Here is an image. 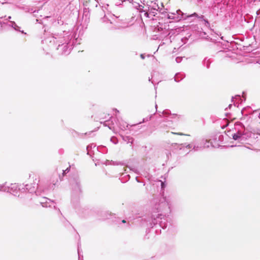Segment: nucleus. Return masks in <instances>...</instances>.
Here are the masks:
<instances>
[{"instance_id": "obj_1", "label": "nucleus", "mask_w": 260, "mask_h": 260, "mask_svg": "<svg viewBox=\"0 0 260 260\" xmlns=\"http://www.w3.org/2000/svg\"><path fill=\"white\" fill-rule=\"evenodd\" d=\"M171 212V203L169 199L162 197L159 202H156L153 213L151 218L142 219V225H146L148 228H152L158 224L159 226L163 229L167 226V220L166 218Z\"/></svg>"}, {"instance_id": "obj_2", "label": "nucleus", "mask_w": 260, "mask_h": 260, "mask_svg": "<svg viewBox=\"0 0 260 260\" xmlns=\"http://www.w3.org/2000/svg\"><path fill=\"white\" fill-rule=\"evenodd\" d=\"M237 125H239L241 128L239 129L236 133L232 135L233 139L234 140L243 143L248 138H250L252 134L253 135L257 134L260 136V129L259 128L253 129L252 132H250L247 128H246L244 124L240 122H237Z\"/></svg>"}, {"instance_id": "obj_3", "label": "nucleus", "mask_w": 260, "mask_h": 260, "mask_svg": "<svg viewBox=\"0 0 260 260\" xmlns=\"http://www.w3.org/2000/svg\"><path fill=\"white\" fill-rule=\"evenodd\" d=\"M74 34L73 32H67L64 31L62 34L57 35H54L53 36L50 42H53L57 44V43H62V45L67 44L73 46L74 44L75 40L73 39V37H75Z\"/></svg>"}, {"instance_id": "obj_4", "label": "nucleus", "mask_w": 260, "mask_h": 260, "mask_svg": "<svg viewBox=\"0 0 260 260\" xmlns=\"http://www.w3.org/2000/svg\"><path fill=\"white\" fill-rule=\"evenodd\" d=\"M34 198L36 202L40 203L43 207H51L53 205L54 208H56L55 202L47 198L40 196V192L38 193V196H35Z\"/></svg>"}, {"instance_id": "obj_5", "label": "nucleus", "mask_w": 260, "mask_h": 260, "mask_svg": "<svg viewBox=\"0 0 260 260\" xmlns=\"http://www.w3.org/2000/svg\"><path fill=\"white\" fill-rule=\"evenodd\" d=\"M39 182V178L36 177L34 180V183L31 184H26L24 188H22L21 189H23L24 191L27 190L29 193L35 192L34 196H38V193L40 191V188L38 187V183Z\"/></svg>"}, {"instance_id": "obj_6", "label": "nucleus", "mask_w": 260, "mask_h": 260, "mask_svg": "<svg viewBox=\"0 0 260 260\" xmlns=\"http://www.w3.org/2000/svg\"><path fill=\"white\" fill-rule=\"evenodd\" d=\"M71 184L72 197L73 196H78L81 192L80 181L79 178L78 177L74 178L71 181Z\"/></svg>"}, {"instance_id": "obj_7", "label": "nucleus", "mask_w": 260, "mask_h": 260, "mask_svg": "<svg viewBox=\"0 0 260 260\" xmlns=\"http://www.w3.org/2000/svg\"><path fill=\"white\" fill-rule=\"evenodd\" d=\"M1 185H4L5 186L2 188V190L3 191L9 192L15 196H19L18 194L19 190H21L20 188L18 187V185L16 184H11L10 186L7 185V183L1 184Z\"/></svg>"}, {"instance_id": "obj_8", "label": "nucleus", "mask_w": 260, "mask_h": 260, "mask_svg": "<svg viewBox=\"0 0 260 260\" xmlns=\"http://www.w3.org/2000/svg\"><path fill=\"white\" fill-rule=\"evenodd\" d=\"M212 146V143L209 140L203 139L196 143L193 147V150L198 151Z\"/></svg>"}, {"instance_id": "obj_9", "label": "nucleus", "mask_w": 260, "mask_h": 260, "mask_svg": "<svg viewBox=\"0 0 260 260\" xmlns=\"http://www.w3.org/2000/svg\"><path fill=\"white\" fill-rule=\"evenodd\" d=\"M157 2L156 1L155 2L151 1L150 2L147 3V7L149 9H153V10H157L159 11L160 13H161L162 14H164L165 16H166V12L165 11H162L161 8H160L158 4V3H156Z\"/></svg>"}, {"instance_id": "obj_10", "label": "nucleus", "mask_w": 260, "mask_h": 260, "mask_svg": "<svg viewBox=\"0 0 260 260\" xmlns=\"http://www.w3.org/2000/svg\"><path fill=\"white\" fill-rule=\"evenodd\" d=\"M58 45V48L57 49H59V48L61 47L62 49V53L64 54H68L70 52V50L71 49V47H72V45H68L67 44L62 45V43H57Z\"/></svg>"}, {"instance_id": "obj_11", "label": "nucleus", "mask_w": 260, "mask_h": 260, "mask_svg": "<svg viewBox=\"0 0 260 260\" xmlns=\"http://www.w3.org/2000/svg\"><path fill=\"white\" fill-rule=\"evenodd\" d=\"M116 119L119 128L122 131L125 130L126 128L128 126V124H127L126 122L123 121L121 119H119V118L118 117H116Z\"/></svg>"}, {"instance_id": "obj_12", "label": "nucleus", "mask_w": 260, "mask_h": 260, "mask_svg": "<svg viewBox=\"0 0 260 260\" xmlns=\"http://www.w3.org/2000/svg\"><path fill=\"white\" fill-rule=\"evenodd\" d=\"M9 23L10 24H9V25L13 28L15 30L24 34L23 30H20V27L18 26L14 21H10ZM25 34H26V33H25Z\"/></svg>"}, {"instance_id": "obj_13", "label": "nucleus", "mask_w": 260, "mask_h": 260, "mask_svg": "<svg viewBox=\"0 0 260 260\" xmlns=\"http://www.w3.org/2000/svg\"><path fill=\"white\" fill-rule=\"evenodd\" d=\"M185 77V75L184 73H178L175 74L174 77V80L176 82H179L182 80Z\"/></svg>"}, {"instance_id": "obj_14", "label": "nucleus", "mask_w": 260, "mask_h": 260, "mask_svg": "<svg viewBox=\"0 0 260 260\" xmlns=\"http://www.w3.org/2000/svg\"><path fill=\"white\" fill-rule=\"evenodd\" d=\"M101 123H103L105 126H108L110 129H113V123L112 121H110L109 120H106L104 122L101 121Z\"/></svg>"}, {"instance_id": "obj_15", "label": "nucleus", "mask_w": 260, "mask_h": 260, "mask_svg": "<svg viewBox=\"0 0 260 260\" xmlns=\"http://www.w3.org/2000/svg\"><path fill=\"white\" fill-rule=\"evenodd\" d=\"M189 17H196L198 18L199 20L201 22H202L203 21V19H205V16L204 15H199L197 13H193V14H192L191 15L189 16Z\"/></svg>"}, {"instance_id": "obj_16", "label": "nucleus", "mask_w": 260, "mask_h": 260, "mask_svg": "<svg viewBox=\"0 0 260 260\" xmlns=\"http://www.w3.org/2000/svg\"><path fill=\"white\" fill-rule=\"evenodd\" d=\"M202 22V24H203L206 27H207V28L211 30H213L211 27L210 22L207 19L205 18L204 19H203V21Z\"/></svg>"}, {"instance_id": "obj_17", "label": "nucleus", "mask_w": 260, "mask_h": 260, "mask_svg": "<svg viewBox=\"0 0 260 260\" xmlns=\"http://www.w3.org/2000/svg\"><path fill=\"white\" fill-rule=\"evenodd\" d=\"M122 139L127 143H131V144H132L134 141L133 138L130 136H122Z\"/></svg>"}, {"instance_id": "obj_18", "label": "nucleus", "mask_w": 260, "mask_h": 260, "mask_svg": "<svg viewBox=\"0 0 260 260\" xmlns=\"http://www.w3.org/2000/svg\"><path fill=\"white\" fill-rule=\"evenodd\" d=\"M211 63V61L210 59H208L207 58H205L203 61V65L207 68H209L210 67Z\"/></svg>"}, {"instance_id": "obj_19", "label": "nucleus", "mask_w": 260, "mask_h": 260, "mask_svg": "<svg viewBox=\"0 0 260 260\" xmlns=\"http://www.w3.org/2000/svg\"><path fill=\"white\" fill-rule=\"evenodd\" d=\"M105 164H106V165H118V162H115L112 160L110 161L109 160H107Z\"/></svg>"}, {"instance_id": "obj_20", "label": "nucleus", "mask_w": 260, "mask_h": 260, "mask_svg": "<svg viewBox=\"0 0 260 260\" xmlns=\"http://www.w3.org/2000/svg\"><path fill=\"white\" fill-rule=\"evenodd\" d=\"M132 3L134 7L135 8H136L137 10V9L138 8H139V9L140 8V5L141 4H140V3L139 2H136V1H134L133 3Z\"/></svg>"}, {"instance_id": "obj_21", "label": "nucleus", "mask_w": 260, "mask_h": 260, "mask_svg": "<svg viewBox=\"0 0 260 260\" xmlns=\"http://www.w3.org/2000/svg\"><path fill=\"white\" fill-rule=\"evenodd\" d=\"M147 10L148 11L149 13L152 14L153 16H155L157 14V12L158 11L157 10H153V9L149 8H148V10Z\"/></svg>"}, {"instance_id": "obj_22", "label": "nucleus", "mask_w": 260, "mask_h": 260, "mask_svg": "<svg viewBox=\"0 0 260 260\" xmlns=\"http://www.w3.org/2000/svg\"><path fill=\"white\" fill-rule=\"evenodd\" d=\"M144 7L142 6V5H140V8L139 9V8L137 9V10L141 13L144 12L146 11H147L148 8L146 7V8L144 9Z\"/></svg>"}, {"instance_id": "obj_23", "label": "nucleus", "mask_w": 260, "mask_h": 260, "mask_svg": "<svg viewBox=\"0 0 260 260\" xmlns=\"http://www.w3.org/2000/svg\"><path fill=\"white\" fill-rule=\"evenodd\" d=\"M180 145L183 146V147H185L186 148H187L188 149L189 148H193V145L192 143H191V144H188L187 145H186L185 143V144H180Z\"/></svg>"}, {"instance_id": "obj_24", "label": "nucleus", "mask_w": 260, "mask_h": 260, "mask_svg": "<svg viewBox=\"0 0 260 260\" xmlns=\"http://www.w3.org/2000/svg\"><path fill=\"white\" fill-rule=\"evenodd\" d=\"M78 260H83V255L80 254V248H79V246L78 247Z\"/></svg>"}, {"instance_id": "obj_25", "label": "nucleus", "mask_w": 260, "mask_h": 260, "mask_svg": "<svg viewBox=\"0 0 260 260\" xmlns=\"http://www.w3.org/2000/svg\"><path fill=\"white\" fill-rule=\"evenodd\" d=\"M111 141L114 144H116L118 143V140L116 137H112L110 139Z\"/></svg>"}, {"instance_id": "obj_26", "label": "nucleus", "mask_w": 260, "mask_h": 260, "mask_svg": "<svg viewBox=\"0 0 260 260\" xmlns=\"http://www.w3.org/2000/svg\"><path fill=\"white\" fill-rule=\"evenodd\" d=\"M152 115L150 116L149 117H147L146 118H143V121L142 122H140L138 124H141L142 122H144L145 121H148L150 120L152 117Z\"/></svg>"}, {"instance_id": "obj_27", "label": "nucleus", "mask_w": 260, "mask_h": 260, "mask_svg": "<svg viewBox=\"0 0 260 260\" xmlns=\"http://www.w3.org/2000/svg\"><path fill=\"white\" fill-rule=\"evenodd\" d=\"M95 145L93 143L92 144H90L89 145H88L87 147H86V149L88 151H89V149H91L93 148H95Z\"/></svg>"}, {"instance_id": "obj_28", "label": "nucleus", "mask_w": 260, "mask_h": 260, "mask_svg": "<svg viewBox=\"0 0 260 260\" xmlns=\"http://www.w3.org/2000/svg\"><path fill=\"white\" fill-rule=\"evenodd\" d=\"M182 60V57H177L175 59V60H176V62H177V63L181 62Z\"/></svg>"}, {"instance_id": "obj_29", "label": "nucleus", "mask_w": 260, "mask_h": 260, "mask_svg": "<svg viewBox=\"0 0 260 260\" xmlns=\"http://www.w3.org/2000/svg\"><path fill=\"white\" fill-rule=\"evenodd\" d=\"M162 116H167V115H169V111L167 110H165L162 112Z\"/></svg>"}, {"instance_id": "obj_30", "label": "nucleus", "mask_w": 260, "mask_h": 260, "mask_svg": "<svg viewBox=\"0 0 260 260\" xmlns=\"http://www.w3.org/2000/svg\"><path fill=\"white\" fill-rule=\"evenodd\" d=\"M150 14L149 13V11H146L145 12H144V16L147 17V18H150V17L149 16V15Z\"/></svg>"}, {"instance_id": "obj_31", "label": "nucleus", "mask_w": 260, "mask_h": 260, "mask_svg": "<svg viewBox=\"0 0 260 260\" xmlns=\"http://www.w3.org/2000/svg\"><path fill=\"white\" fill-rule=\"evenodd\" d=\"M127 26H128L127 25L124 24V25H122L118 26V28L119 29L124 28L127 27Z\"/></svg>"}, {"instance_id": "obj_32", "label": "nucleus", "mask_w": 260, "mask_h": 260, "mask_svg": "<svg viewBox=\"0 0 260 260\" xmlns=\"http://www.w3.org/2000/svg\"><path fill=\"white\" fill-rule=\"evenodd\" d=\"M91 2L96 7H98V2L96 1V0H92Z\"/></svg>"}, {"instance_id": "obj_33", "label": "nucleus", "mask_w": 260, "mask_h": 260, "mask_svg": "<svg viewBox=\"0 0 260 260\" xmlns=\"http://www.w3.org/2000/svg\"><path fill=\"white\" fill-rule=\"evenodd\" d=\"M172 134H175V135H180V136L184 135V134L181 133H174V132H172Z\"/></svg>"}, {"instance_id": "obj_34", "label": "nucleus", "mask_w": 260, "mask_h": 260, "mask_svg": "<svg viewBox=\"0 0 260 260\" xmlns=\"http://www.w3.org/2000/svg\"><path fill=\"white\" fill-rule=\"evenodd\" d=\"M214 1V4H219L221 1L222 0H213Z\"/></svg>"}, {"instance_id": "obj_35", "label": "nucleus", "mask_w": 260, "mask_h": 260, "mask_svg": "<svg viewBox=\"0 0 260 260\" xmlns=\"http://www.w3.org/2000/svg\"><path fill=\"white\" fill-rule=\"evenodd\" d=\"M167 17L168 19H174V17L172 16V15H170L169 14H167Z\"/></svg>"}, {"instance_id": "obj_36", "label": "nucleus", "mask_w": 260, "mask_h": 260, "mask_svg": "<svg viewBox=\"0 0 260 260\" xmlns=\"http://www.w3.org/2000/svg\"><path fill=\"white\" fill-rule=\"evenodd\" d=\"M235 99H239L240 100H242L241 98L240 95H237L235 96Z\"/></svg>"}, {"instance_id": "obj_37", "label": "nucleus", "mask_w": 260, "mask_h": 260, "mask_svg": "<svg viewBox=\"0 0 260 260\" xmlns=\"http://www.w3.org/2000/svg\"><path fill=\"white\" fill-rule=\"evenodd\" d=\"M70 169L69 168H67L66 170H63V175L66 174L67 172H68L69 171Z\"/></svg>"}, {"instance_id": "obj_38", "label": "nucleus", "mask_w": 260, "mask_h": 260, "mask_svg": "<svg viewBox=\"0 0 260 260\" xmlns=\"http://www.w3.org/2000/svg\"><path fill=\"white\" fill-rule=\"evenodd\" d=\"M135 1L136 2H139V3H142L144 5H145V3H144V1H143V2H142V0H135Z\"/></svg>"}, {"instance_id": "obj_39", "label": "nucleus", "mask_w": 260, "mask_h": 260, "mask_svg": "<svg viewBox=\"0 0 260 260\" xmlns=\"http://www.w3.org/2000/svg\"><path fill=\"white\" fill-rule=\"evenodd\" d=\"M140 57L142 59H144L145 58V55L143 54H141L140 55Z\"/></svg>"}, {"instance_id": "obj_40", "label": "nucleus", "mask_w": 260, "mask_h": 260, "mask_svg": "<svg viewBox=\"0 0 260 260\" xmlns=\"http://www.w3.org/2000/svg\"><path fill=\"white\" fill-rule=\"evenodd\" d=\"M103 214H105V215H106V217H104V218H103V219H105L107 218H108V217H107V212H104V213H103Z\"/></svg>"}, {"instance_id": "obj_41", "label": "nucleus", "mask_w": 260, "mask_h": 260, "mask_svg": "<svg viewBox=\"0 0 260 260\" xmlns=\"http://www.w3.org/2000/svg\"><path fill=\"white\" fill-rule=\"evenodd\" d=\"M5 185H1V184H0V191H1L2 188Z\"/></svg>"}, {"instance_id": "obj_42", "label": "nucleus", "mask_w": 260, "mask_h": 260, "mask_svg": "<svg viewBox=\"0 0 260 260\" xmlns=\"http://www.w3.org/2000/svg\"><path fill=\"white\" fill-rule=\"evenodd\" d=\"M161 188H164L165 186V183L161 182Z\"/></svg>"}, {"instance_id": "obj_43", "label": "nucleus", "mask_w": 260, "mask_h": 260, "mask_svg": "<svg viewBox=\"0 0 260 260\" xmlns=\"http://www.w3.org/2000/svg\"><path fill=\"white\" fill-rule=\"evenodd\" d=\"M177 13H178V14H179V13H182V12H181V11L180 10H178V11H177Z\"/></svg>"}, {"instance_id": "obj_44", "label": "nucleus", "mask_w": 260, "mask_h": 260, "mask_svg": "<svg viewBox=\"0 0 260 260\" xmlns=\"http://www.w3.org/2000/svg\"><path fill=\"white\" fill-rule=\"evenodd\" d=\"M138 124H133L132 125H131V126L132 127V126H137Z\"/></svg>"}, {"instance_id": "obj_45", "label": "nucleus", "mask_w": 260, "mask_h": 260, "mask_svg": "<svg viewBox=\"0 0 260 260\" xmlns=\"http://www.w3.org/2000/svg\"><path fill=\"white\" fill-rule=\"evenodd\" d=\"M121 222H122V223H125L126 221H125V220L123 219V220H122Z\"/></svg>"}, {"instance_id": "obj_46", "label": "nucleus", "mask_w": 260, "mask_h": 260, "mask_svg": "<svg viewBox=\"0 0 260 260\" xmlns=\"http://www.w3.org/2000/svg\"><path fill=\"white\" fill-rule=\"evenodd\" d=\"M136 180L138 182H140V181L138 179V177L136 178Z\"/></svg>"}, {"instance_id": "obj_47", "label": "nucleus", "mask_w": 260, "mask_h": 260, "mask_svg": "<svg viewBox=\"0 0 260 260\" xmlns=\"http://www.w3.org/2000/svg\"><path fill=\"white\" fill-rule=\"evenodd\" d=\"M114 110H115L117 113H118V112H119V111H118L117 109H115Z\"/></svg>"}, {"instance_id": "obj_48", "label": "nucleus", "mask_w": 260, "mask_h": 260, "mask_svg": "<svg viewBox=\"0 0 260 260\" xmlns=\"http://www.w3.org/2000/svg\"><path fill=\"white\" fill-rule=\"evenodd\" d=\"M231 107H232V105L231 104L229 105V107L230 108Z\"/></svg>"}, {"instance_id": "obj_49", "label": "nucleus", "mask_w": 260, "mask_h": 260, "mask_svg": "<svg viewBox=\"0 0 260 260\" xmlns=\"http://www.w3.org/2000/svg\"><path fill=\"white\" fill-rule=\"evenodd\" d=\"M11 19V16H9L8 17V19Z\"/></svg>"}, {"instance_id": "obj_50", "label": "nucleus", "mask_w": 260, "mask_h": 260, "mask_svg": "<svg viewBox=\"0 0 260 260\" xmlns=\"http://www.w3.org/2000/svg\"><path fill=\"white\" fill-rule=\"evenodd\" d=\"M173 145H178V144L177 143H174V144H173Z\"/></svg>"}, {"instance_id": "obj_51", "label": "nucleus", "mask_w": 260, "mask_h": 260, "mask_svg": "<svg viewBox=\"0 0 260 260\" xmlns=\"http://www.w3.org/2000/svg\"><path fill=\"white\" fill-rule=\"evenodd\" d=\"M161 7H164V5H163L162 3L161 4Z\"/></svg>"}, {"instance_id": "obj_52", "label": "nucleus", "mask_w": 260, "mask_h": 260, "mask_svg": "<svg viewBox=\"0 0 260 260\" xmlns=\"http://www.w3.org/2000/svg\"><path fill=\"white\" fill-rule=\"evenodd\" d=\"M243 98H244V101H245V98L244 97V95H243Z\"/></svg>"}, {"instance_id": "obj_53", "label": "nucleus", "mask_w": 260, "mask_h": 260, "mask_svg": "<svg viewBox=\"0 0 260 260\" xmlns=\"http://www.w3.org/2000/svg\"><path fill=\"white\" fill-rule=\"evenodd\" d=\"M36 21L37 22H38L39 21V20L38 19H36Z\"/></svg>"}, {"instance_id": "obj_54", "label": "nucleus", "mask_w": 260, "mask_h": 260, "mask_svg": "<svg viewBox=\"0 0 260 260\" xmlns=\"http://www.w3.org/2000/svg\"><path fill=\"white\" fill-rule=\"evenodd\" d=\"M258 118L260 119V113L259 114Z\"/></svg>"}, {"instance_id": "obj_55", "label": "nucleus", "mask_w": 260, "mask_h": 260, "mask_svg": "<svg viewBox=\"0 0 260 260\" xmlns=\"http://www.w3.org/2000/svg\"><path fill=\"white\" fill-rule=\"evenodd\" d=\"M149 81H151V79L150 78H149Z\"/></svg>"}, {"instance_id": "obj_56", "label": "nucleus", "mask_w": 260, "mask_h": 260, "mask_svg": "<svg viewBox=\"0 0 260 260\" xmlns=\"http://www.w3.org/2000/svg\"><path fill=\"white\" fill-rule=\"evenodd\" d=\"M155 108H157V105H155Z\"/></svg>"}, {"instance_id": "obj_57", "label": "nucleus", "mask_w": 260, "mask_h": 260, "mask_svg": "<svg viewBox=\"0 0 260 260\" xmlns=\"http://www.w3.org/2000/svg\"><path fill=\"white\" fill-rule=\"evenodd\" d=\"M58 212H59V213H60V210H59V209H58Z\"/></svg>"}]
</instances>
